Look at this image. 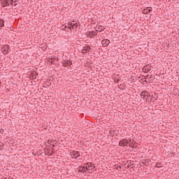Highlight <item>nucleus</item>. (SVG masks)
Masks as SVG:
<instances>
[{"label":"nucleus","mask_w":179,"mask_h":179,"mask_svg":"<svg viewBox=\"0 0 179 179\" xmlns=\"http://www.w3.org/2000/svg\"><path fill=\"white\" fill-rule=\"evenodd\" d=\"M94 169V165L93 164L89 162L84 165V166H80L78 168V171L80 173H86V171H89V173H92V171Z\"/></svg>","instance_id":"1"},{"label":"nucleus","mask_w":179,"mask_h":179,"mask_svg":"<svg viewBox=\"0 0 179 179\" xmlns=\"http://www.w3.org/2000/svg\"><path fill=\"white\" fill-rule=\"evenodd\" d=\"M1 6H9V5H14L16 6L17 3L16 1H13V0H1Z\"/></svg>","instance_id":"2"},{"label":"nucleus","mask_w":179,"mask_h":179,"mask_svg":"<svg viewBox=\"0 0 179 179\" xmlns=\"http://www.w3.org/2000/svg\"><path fill=\"white\" fill-rule=\"evenodd\" d=\"M86 36L90 38H93V37H95V36H97V32L93 31H88L86 32Z\"/></svg>","instance_id":"3"},{"label":"nucleus","mask_w":179,"mask_h":179,"mask_svg":"<svg viewBox=\"0 0 179 179\" xmlns=\"http://www.w3.org/2000/svg\"><path fill=\"white\" fill-rule=\"evenodd\" d=\"M78 27V23L75 22V21L70 22L68 23L69 29H76Z\"/></svg>","instance_id":"4"},{"label":"nucleus","mask_w":179,"mask_h":179,"mask_svg":"<svg viewBox=\"0 0 179 179\" xmlns=\"http://www.w3.org/2000/svg\"><path fill=\"white\" fill-rule=\"evenodd\" d=\"M69 154L73 159H78V157H79L80 156L79 152L78 151H70Z\"/></svg>","instance_id":"5"},{"label":"nucleus","mask_w":179,"mask_h":179,"mask_svg":"<svg viewBox=\"0 0 179 179\" xmlns=\"http://www.w3.org/2000/svg\"><path fill=\"white\" fill-rule=\"evenodd\" d=\"M9 51V46L8 45H5L3 47L1 48V52L4 55H6Z\"/></svg>","instance_id":"6"},{"label":"nucleus","mask_w":179,"mask_h":179,"mask_svg":"<svg viewBox=\"0 0 179 179\" xmlns=\"http://www.w3.org/2000/svg\"><path fill=\"white\" fill-rule=\"evenodd\" d=\"M129 141L127 139L121 140L119 143V146H128Z\"/></svg>","instance_id":"7"},{"label":"nucleus","mask_w":179,"mask_h":179,"mask_svg":"<svg viewBox=\"0 0 179 179\" xmlns=\"http://www.w3.org/2000/svg\"><path fill=\"white\" fill-rule=\"evenodd\" d=\"M38 74L36 71H33L30 74V79H32V80H36L37 79Z\"/></svg>","instance_id":"8"},{"label":"nucleus","mask_w":179,"mask_h":179,"mask_svg":"<svg viewBox=\"0 0 179 179\" xmlns=\"http://www.w3.org/2000/svg\"><path fill=\"white\" fill-rule=\"evenodd\" d=\"M129 145L131 148H138V143H135L134 140L130 139Z\"/></svg>","instance_id":"9"},{"label":"nucleus","mask_w":179,"mask_h":179,"mask_svg":"<svg viewBox=\"0 0 179 179\" xmlns=\"http://www.w3.org/2000/svg\"><path fill=\"white\" fill-rule=\"evenodd\" d=\"M62 64L64 66H71V65H72V62H71V60L66 59L64 60Z\"/></svg>","instance_id":"10"},{"label":"nucleus","mask_w":179,"mask_h":179,"mask_svg":"<svg viewBox=\"0 0 179 179\" xmlns=\"http://www.w3.org/2000/svg\"><path fill=\"white\" fill-rule=\"evenodd\" d=\"M101 43H102V45L103 47H108V45L110 44V40H108V39H103L101 41Z\"/></svg>","instance_id":"11"},{"label":"nucleus","mask_w":179,"mask_h":179,"mask_svg":"<svg viewBox=\"0 0 179 179\" xmlns=\"http://www.w3.org/2000/svg\"><path fill=\"white\" fill-rule=\"evenodd\" d=\"M95 29H96V31L101 32V31H103L106 28L104 27L99 25V26H96Z\"/></svg>","instance_id":"12"},{"label":"nucleus","mask_w":179,"mask_h":179,"mask_svg":"<svg viewBox=\"0 0 179 179\" xmlns=\"http://www.w3.org/2000/svg\"><path fill=\"white\" fill-rule=\"evenodd\" d=\"M152 11V8H145L144 10H143V13H144V15H146L148 13H149V12Z\"/></svg>","instance_id":"13"},{"label":"nucleus","mask_w":179,"mask_h":179,"mask_svg":"<svg viewBox=\"0 0 179 179\" xmlns=\"http://www.w3.org/2000/svg\"><path fill=\"white\" fill-rule=\"evenodd\" d=\"M89 51H90V47H89V46H86V47H85V48L83 49V52L84 54H86V53L89 52Z\"/></svg>","instance_id":"14"},{"label":"nucleus","mask_w":179,"mask_h":179,"mask_svg":"<svg viewBox=\"0 0 179 179\" xmlns=\"http://www.w3.org/2000/svg\"><path fill=\"white\" fill-rule=\"evenodd\" d=\"M141 96L142 99H146V97H148V92H143L141 93Z\"/></svg>","instance_id":"15"},{"label":"nucleus","mask_w":179,"mask_h":179,"mask_svg":"<svg viewBox=\"0 0 179 179\" xmlns=\"http://www.w3.org/2000/svg\"><path fill=\"white\" fill-rule=\"evenodd\" d=\"M5 21L3 20H0V27H3Z\"/></svg>","instance_id":"16"},{"label":"nucleus","mask_w":179,"mask_h":179,"mask_svg":"<svg viewBox=\"0 0 179 179\" xmlns=\"http://www.w3.org/2000/svg\"><path fill=\"white\" fill-rule=\"evenodd\" d=\"M45 153L48 154V156H50L51 155H52V150H50L49 152L45 151Z\"/></svg>","instance_id":"17"},{"label":"nucleus","mask_w":179,"mask_h":179,"mask_svg":"<svg viewBox=\"0 0 179 179\" xmlns=\"http://www.w3.org/2000/svg\"><path fill=\"white\" fill-rule=\"evenodd\" d=\"M143 69H148V71H150V68H149V65H147Z\"/></svg>","instance_id":"18"},{"label":"nucleus","mask_w":179,"mask_h":179,"mask_svg":"<svg viewBox=\"0 0 179 179\" xmlns=\"http://www.w3.org/2000/svg\"><path fill=\"white\" fill-rule=\"evenodd\" d=\"M156 167H158V168L162 167V164H157Z\"/></svg>","instance_id":"19"},{"label":"nucleus","mask_w":179,"mask_h":179,"mask_svg":"<svg viewBox=\"0 0 179 179\" xmlns=\"http://www.w3.org/2000/svg\"><path fill=\"white\" fill-rule=\"evenodd\" d=\"M52 58H51L50 60H49V62H50V64H54V62L52 61Z\"/></svg>","instance_id":"20"},{"label":"nucleus","mask_w":179,"mask_h":179,"mask_svg":"<svg viewBox=\"0 0 179 179\" xmlns=\"http://www.w3.org/2000/svg\"><path fill=\"white\" fill-rule=\"evenodd\" d=\"M0 85H1V81H0Z\"/></svg>","instance_id":"21"}]
</instances>
